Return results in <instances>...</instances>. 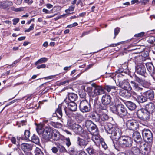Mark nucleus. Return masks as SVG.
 Instances as JSON below:
<instances>
[{"label": "nucleus", "mask_w": 155, "mask_h": 155, "mask_svg": "<svg viewBox=\"0 0 155 155\" xmlns=\"http://www.w3.org/2000/svg\"><path fill=\"white\" fill-rule=\"evenodd\" d=\"M111 110L114 113L122 117L127 114V111L124 106L121 103L115 104L110 107Z\"/></svg>", "instance_id": "f03ea898"}, {"label": "nucleus", "mask_w": 155, "mask_h": 155, "mask_svg": "<svg viewBox=\"0 0 155 155\" xmlns=\"http://www.w3.org/2000/svg\"><path fill=\"white\" fill-rule=\"evenodd\" d=\"M34 24H32L30 26L29 28L28 29L25 30V32H29L31 31L34 28Z\"/></svg>", "instance_id": "5fc2aeb1"}, {"label": "nucleus", "mask_w": 155, "mask_h": 155, "mask_svg": "<svg viewBox=\"0 0 155 155\" xmlns=\"http://www.w3.org/2000/svg\"><path fill=\"white\" fill-rule=\"evenodd\" d=\"M58 150L60 153H64L67 151L65 148L62 145L60 144H56Z\"/></svg>", "instance_id": "58836bf2"}, {"label": "nucleus", "mask_w": 155, "mask_h": 155, "mask_svg": "<svg viewBox=\"0 0 155 155\" xmlns=\"http://www.w3.org/2000/svg\"><path fill=\"white\" fill-rule=\"evenodd\" d=\"M107 112H102L100 114V123H101V125L102 124H103L104 123H102V121L105 122L107 121L108 120L109 117L107 114Z\"/></svg>", "instance_id": "aec40b11"}, {"label": "nucleus", "mask_w": 155, "mask_h": 155, "mask_svg": "<svg viewBox=\"0 0 155 155\" xmlns=\"http://www.w3.org/2000/svg\"><path fill=\"white\" fill-rule=\"evenodd\" d=\"M92 135L91 137L92 140L95 143H98L100 142L101 141V139L103 138L100 137V136L99 135V132H97V134H95V133L94 134H91Z\"/></svg>", "instance_id": "5701e85b"}, {"label": "nucleus", "mask_w": 155, "mask_h": 155, "mask_svg": "<svg viewBox=\"0 0 155 155\" xmlns=\"http://www.w3.org/2000/svg\"><path fill=\"white\" fill-rule=\"evenodd\" d=\"M44 129L41 126L39 125L37 127L36 130L38 134L40 135L43 134V132L44 131Z\"/></svg>", "instance_id": "ea45409f"}, {"label": "nucleus", "mask_w": 155, "mask_h": 155, "mask_svg": "<svg viewBox=\"0 0 155 155\" xmlns=\"http://www.w3.org/2000/svg\"><path fill=\"white\" fill-rule=\"evenodd\" d=\"M146 65L150 74L153 78V76L155 74V70L153 65L152 63L149 62L146 63Z\"/></svg>", "instance_id": "6ab92c4d"}, {"label": "nucleus", "mask_w": 155, "mask_h": 155, "mask_svg": "<svg viewBox=\"0 0 155 155\" xmlns=\"http://www.w3.org/2000/svg\"><path fill=\"white\" fill-rule=\"evenodd\" d=\"M145 94L147 98L150 100H153L154 97V92L152 90L146 91Z\"/></svg>", "instance_id": "c756f323"}, {"label": "nucleus", "mask_w": 155, "mask_h": 155, "mask_svg": "<svg viewBox=\"0 0 155 155\" xmlns=\"http://www.w3.org/2000/svg\"><path fill=\"white\" fill-rule=\"evenodd\" d=\"M131 150L134 154L135 155H140L141 154L140 151L139 149L136 147H132Z\"/></svg>", "instance_id": "f704fd0d"}, {"label": "nucleus", "mask_w": 155, "mask_h": 155, "mask_svg": "<svg viewBox=\"0 0 155 155\" xmlns=\"http://www.w3.org/2000/svg\"><path fill=\"white\" fill-rule=\"evenodd\" d=\"M85 126L88 131L91 134H97L98 131L97 126L91 120H87L85 122Z\"/></svg>", "instance_id": "0eeeda50"}, {"label": "nucleus", "mask_w": 155, "mask_h": 155, "mask_svg": "<svg viewBox=\"0 0 155 155\" xmlns=\"http://www.w3.org/2000/svg\"><path fill=\"white\" fill-rule=\"evenodd\" d=\"M90 117L93 120L100 123V119L99 114H95L93 113L91 115Z\"/></svg>", "instance_id": "7c9ffc66"}, {"label": "nucleus", "mask_w": 155, "mask_h": 155, "mask_svg": "<svg viewBox=\"0 0 155 155\" xmlns=\"http://www.w3.org/2000/svg\"><path fill=\"white\" fill-rule=\"evenodd\" d=\"M94 87V92L89 94L90 97H94L96 96L103 94L105 93L104 87L101 86H97L95 84L93 85Z\"/></svg>", "instance_id": "20e7f679"}, {"label": "nucleus", "mask_w": 155, "mask_h": 155, "mask_svg": "<svg viewBox=\"0 0 155 155\" xmlns=\"http://www.w3.org/2000/svg\"><path fill=\"white\" fill-rule=\"evenodd\" d=\"M123 43V42H119L117 43H116V44H112L110 45H109V46L111 47H115L117 46L118 45H120L121 44Z\"/></svg>", "instance_id": "338daca9"}, {"label": "nucleus", "mask_w": 155, "mask_h": 155, "mask_svg": "<svg viewBox=\"0 0 155 155\" xmlns=\"http://www.w3.org/2000/svg\"><path fill=\"white\" fill-rule=\"evenodd\" d=\"M74 8L75 6L74 5H72L71 6L69 7L68 9H66L65 10V12L69 14L70 13L69 12L73 11L74 9Z\"/></svg>", "instance_id": "8fccbe9b"}, {"label": "nucleus", "mask_w": 155, "mask_h": 155, "mask_svg": "<svg viewBox=\"0 0 155 155\" xmlns=\"http://www.w3.org/2000/svg\"><path fill=\"white\" fill-rule=\"evenodd\" d=\"M132 137L134 141L138 143L141 142L142 138L139 132L137 131L134 132L132 135Z\"/></svg>", "instance_id": "4be33fe9"}, {"label": "nucleus", "mask_w": 155, "mask_h": 155, "mask_svg": "<svg viewBox=\"0 0 155 155\" xmlns=\"http://www.w3.org/2000/svg\"><path fill=\"white\" fill-rule=\"evenodd\" d=\"M101 126H103L107 132L111 135L110 136L113 140L114 139L117 140L120 137L122 134L121 130L115 126L113 125L110 123L102 124Z\"/></svg>", "instance_id": "f257e3e1"}, {"label": "nucleus", "mask_w": 155, "mask_h": 155, "mask_svg": "<svg viewBox=\"0 0 155 155\" xmlns=\"http://www.w3.org/2000/svg\"><path fill=\"white\" fill-rule=\"evenodd\" d=\"M104 90L108 92H110L111 91H116L118 90L117 87L113 85H105L104 87Z\"/></svg>", "instance_id": "bb28decb"}, {"label": "nucleus", "mask_w": 155, "mask_h": 155, "mask_svg": "<svg viewBox=\"0 0 155 155\" xmlns=\"http://www.w3.org/2000/svg\"><path fill=\"white\" fill-rule=\"evenodd\" d=\"M51 139L54 141L59 140L61 139L62 136L59 132L56 130H52Z\"/></svg>", "instance_id": "f3484780"}, {"label": "nucleus", "mask_w": 155, "mask_h": 155, "mask_svg": "<svg viewBox=\"0 0 155 155\" xmlns=\"http://www.w3.org/2000/svg\"><path fill=\"white\" fill-rule=\"evenodd\" d=\"M135 71L139 75L146 77L147 75L144 65L142 63L139 64L135 67Z\"/></svg>", "instance_id": "1a4fd4ad"}, {"label": "nucleus", "mask_w": 155, "mask_h": 155, "mask_svg": "<svg viewBox=\"0 0 155 155\" xmlns=\"http://www.w3.org/2000/svg\"><path fill=\"white\" fill-rule=\"evenodd\" d=\"M120 28L118 27H117L114 29V39H115L116 36L117 35L118 33L120 31Z\"/></svg>", "instance_id": "864d4df0"}, {"label": "nucleus", "mask_w": 155, "mask_h": 155, "mask_svg": "<svg viewBox=\"0 0 155 155\" xmlns=\"http://www.w3.org/2000/svg\"><path fill=\"white\" fill-rule=\"evenodd\" d=\"M67 15H68L67 14H64L63 15H60L59 16H58L57 17L55 18H54V19L55 21H56L59 19L62 18L63 17H66V16Z\"/></svg>", "instance_id": "6e6d98bb"}, {"label": "nucleus", "mask_w": 155, "mask_h": 155, "mask_svg": "<svg viewBox=\"0 0 155 155\" xmlns=\"http://www.w3.org/2000/svg\"><path fill=\"white\" fill-rule=\"evenodd\" d=\"M150 151V149L149 147H145L142 151V154L143 155H148Z\"/></svg>", "instance_id": "37998d69"}, {"label": "nucleus", "mask_w": 155, "mask_h": 155, "mask_svg": "<svg viewBox=\"0 0 155 155\" xmlns=\"http://www.w3.org/2000/svg\"><path fill=\"white\" fill-rule=\"evenodd\" d=\"M51 150L52 152L54 153H56L58 152V148L57 147H54L52 148Z\"/></svg>", "instance_id": "052dcab7"}, {"label": "nucleus", "mask_w": 155, "mask_h": 155, "mask_svg": "<svg viewBox=\"0 0 155 155\" xmlns=\"http://www.w3.org/2000/svg\"><path fill=\"white\" fill-rule=\"evenodd\" d=\"M111 97L108 94L103 95L101 98L102 104L104 105H109L111 102Z\"/></svg>", "instance_id": "4468645a"}, {"label": "nucleus", "mask_w": 155, "mask_h": 155, "mask_svg": "<svg viewBox=\"0 0 155 155\" xmlns=\"http://www.w3.org/2000/svg\"><path fill=\"white\" fill-rule=\"evenodd\" d=\"M126 105L127 108L130 110H134L136 108L135 104L130 101H127L126 103Z\"/></svg>", "instance_id": "c85d7f7f"}, {"label": "nucleus", "mask_w": 155, "mask_h": 155, "mask_svg": "<svg viewBox=\"0 0 155 155\" xmlns=\"http://www.w3.org/2000/svg\"><path fill=\"white\" fill-rule=\"evenodd\" d=\"M80 110L83 113L89 112L91 110L90 104L87 100H82L79 106Z\"/></svg>", "instance_id": "423d86ee"}, {"label": "nucleus", "mask_w": 155, "mask_h": 155, "mask_svg": "<svg viewBox=\"0 0 155 155\" xmlns=\"http://www.w3.org/2000/svg\"><path fill=\"white\" fill-rule=\"evenodd\" d=\"M31 140V141L37 144H38L40 143V140L37 136L34 134L32 136Z\"/></svg>", "instance_id": "473e14b6"}, {"label": "nucleus", "mask_w": 155, "mask_h": 155, "mask_svg": "<svg viewBox=\"0 0 155 155\" xmlns=\"http://www.w3.org/2000/svg\"><path fill=\"white\" fill-rule=\"evenodd\" d=\"M137 101L139 102L143 103L146 101L147 98L143 95H139L137 96Z\"/></svg>", "instance_id": "e433bc0d"}, {"label": "nucleus", "mask_w": 155, "mask_h": 155, "mask_svg": "<svg viewBox=\"0 0 155 155\" xmlns=\"http://www.w3.org/2000/svg\"><path fill=\"white\" fill-rule=\"evenodd\" d=\"M62 105H59L58 108L56 109L55 112L53 114L52 117H57L59 119L61 118L63 115V113L62 110Z\"/></svg>", "instance_id": "2eb2a0df"}, {"label": "nucleus", "mask_w": 155, "mask_h": 155, "mask_svg": "<svg viewBox=\"0 0 155 155\" xmlns=\"http://www.w3.org/2000/svg\"><path fill=\"white\" fill-rule=\"evenodd\" d=\"M128 90H122L120 92V95L123 97L126 98H130L131 96V94Z\"/></svg>", "instance_id": "393cba45"}, {"label": "nucleus", "mask_w": 155, "mask_h": 155, "mask_svg": "<svg viewBox=\"0 0 155 155\" xmlns=\"http://www.w3.org/2000/svg\"><path fill=\"white\" fill-rule=\"evenodd\" d=\"M30 132L28 130H25L24 133V136L21 137L22 140L28 141L30 140L29 137L30 135Z\"/></svg>", "instance_id": "2f4dec72"}, {"label": "nucleus", "mask_w": 155, "mask_h": 155, "mask_svg": "<svg viewBox=\"0 0 155 155\" xmlns=\"http://www.w3.org/2000/svg\"><path fill=\"white\" fill-rule=\"evenodd\" d=\"M52 10L53 9H52L50 11H49L46 9L43 8L42 10V11L46 14H51L52 13Z\"/></svg>", "instance_id": "13d9d810"}, {"label": "nucleus", "mask_w": 155, "mask_h": 155, "mask_svg": "<svg viewBox=\"0 0 155 155\" xmlns=\"http://www.w3.org/2000/svg\"><path fill=\"white\" fill-rule=\"evenodd\" d=\"M46 65L45 64H42L41 65H38L37 68L38 69H39L40 68H44L46 67Z\"/></svg>", "instance_id": "774afa93"}, {"label": "nucleus", "mask_w": 155, "mask_h": 155, "mask_svg": "<svg viewBox=\"0 0 155 155\" xmlns=\"http://www.w3.org/2000/svg\"><path fill=\"white\" fill-rule=\"evenodd\" d=\"M125 155H134L133 152L132 150H127L124 152Z\"/></svg>", "instance_id": "e2e57ef3"}, {"label": "nucleus", "mask_w": 155, "mask_h": 155, "mask_svg": "<svg viewBox=\"0 0 155 155\" xmlns=\"http://www.w3.org/2000/svg\"><path fill=\"white\" fill-rule=\"evenodd\" d=\"M33 145L32 144L23 143L21 145V147L24 151L31 150L32 148Z\"/></svg>", "instance_id": "b1692460"}, {"label": "nucleus", "mask_w": 155, "mask_h": 155, "mask_svg": "<svg viewBox=\"0 0 155 155\" xmlns=\"http://www.w3.org/2000/svg\"><path fill=\"white\" fill-rule=\"evenodd\" d=\"M67 101L69 100L71 102H74L78 99V96L77 94L73 93H70L68 94Z\"/></svg>", "instance_id": "a878e982"}, {"label": "nucleus", "mask_w": 155, "mask_h": 155, "mask_svg": "<svg viewBox=\"0 0 155 155\" xmlns=\"http://www.w3.org/2000/svg\"><path fill=\"white\" fill-rule=\"evenodd\" d=\"M130 83L133 88L136 91H142V89L140 87V85L138 83L134 81H131Z\"/></svg>", "instance_id": "cd10ccee"}, {"label": "nucleus", "mask_w": 155, "mask_h": 155, "mask_svg": "<svg viewBox=\"0 0 155 155\" xmlns=\"http://www.w3.org/2000/svg\"><path fill=\"white\" fill-rule=\"evenodd\" d=\"M73 117H75L77 120H81L83 119V116L80 114L78 113L74 114Z\"/></svg>", "instance_id": "a19ab883"}, {"label": "nucleus", "mask_w": 155, "mask_h": 155, "mask_svg": "<svg viewBox=\"0 0 155 155\" xmlns=\"http://www.w3.org/2000/svg\"><path fill=\"white\" fill-rule=\"evenodd\" d=\"M65 102L68 105V108L64 107V110L66 115L68 116L69 115V113L68 111V109L71 111H75L77 109L76 104L74 102H69L68 101H67V97L64 100Z\"/></svg>", "instance_id": "39448f33"}, {"label": "nucleus", "mask_w": 155, "mask_h": 155, "mask_svg": "<svg viewBox=\"0 0 155 155\" xmlns=\"http://www.w3.org/2000/svg\"><path fill=\"white\" fill-rule=\"evenodd\" d=\"M76 123H74L71 120H68L67 122V125L68 126L70 127L72 129L73 127V126L74 125V124H75Z\"/></svg>", "instance_id": "3c124183"}, {"label": "nucleus", "mask_w": 155, "mask_h": 155, "mask_svg": "<svg viewBox=\"0 0 155 155\" xmlns=\"http://www.w3.org/2000/svg\"><path fill=\"white\" fill-rule=\"evenodd\" d=\"M145 108V109L147 112L149 113V114L155 112V105L152 102H150L147 104Z\"/></svg>", "instance_id": "ddd939ff"}, {"label": "nucleus", "mask_w": 155, "mask_h": 155, "mask_svg": "<svg viewBox=\"0 0 155 155\" xmlns=\"http://www.w3.org/2000/svg\"><path fill=\"white\" fill-rule=\"evenodd\" d=\"M86 151L89 155H96V150L92 147H88L86 149Z\"/></svg>", "instance_id": "72a5a7b5"}, {"label": "nucleus", "mask_w": 155, "mask_h": 155, "mask_svg": "<svg viewBox=\"0 0 155 155\" xmlns=\"http://www.w3.org/2000/svg\"><path fill=\"white\" fill-rule=\"evenodd\" d=\"M86 93L85 91H82L79 94V96L81 98L84 99V100H87L86 99Z\"/></svg>", "instance_id": "49530a36"}, {"label": "nucleus", "mask_w": 155, "mask_h": 155, "mask_svg": "<svg viewBox=\"0 0 155 155\" xmlns=\"http://www.w3.org/2000/svg\"><path fill=\"white\" fill-rule=\"evenodd\" d=\"M52 130L51 128L50 127H45L42 135L43 139L47 141L50 140L51 139Z\"/></svg>", "instance_id": "9b49d317"}, {"label": "nucleus", "mask_w": 155, "mask_h": 155, "mask_svg": "<svg viewBox=\"0 0 155 155\" xmlns=\"http://www.w3.org/2000/svg\"><path fill=\"white\" fill-rule=\"evenodd\" d=\"M123 71L124 69L122 67L119 68L116 71V72L117 73L119 74L118 75V76L120 77H121L122 76H123V75L121 74V73L123 72Z\"/></svg>", "instance_id": "09e8293b"}, {"label": "nucleus", "mask_w": 155, "mask_h": 155, "mask_svg": "<svg viewBox=\"0 0 155 155\" xmlns=\"http://www.w3.org/2000/svg\"><path fill=\"white\" fill-rule=\"evenodd\" d=\"M74 125L72 129L74 132L77 134H81L83 132V129L81 126L76 123Z\"/></svg>", "instance_id": "a211bd4d"}, {"label": "nucleus", "mask_w": 155, "mask_h": 155, "mask_svg": "<svg viewBox=\"0 0 155 155\" xmlns=\"http://www.w3.org/2000/svg\"><path fill=\"white\" fill-rule=\"evenodd\" d=\"M66 145L68 147H69L71 144L70 139L69 138H66Z\"/></svg>", "instance_id": "680f3d73"}, {"label": "nucleus", "mask_w": 155, "mask_h": 155, "mask_svg": "<svg viewBox=\"0 0 155 155\" xmlns=\"http://www.w3.org/2000/svg\"><path fill=\"white\" fill-rule=\"evenodd\" d=\"M19 19L18 18H15L12 20L13 21V24L14 25H15L18 23L19 22Z\"/></svg>", "instance_id": "bf43d9fd"}, {"label": "nucleus", "mask_w": 155, "mask_h": 155, "mask_svg": "<svg viewBox=\"0 0 155 155\" xmlns=\"http://www.w3.org/2000/svg\"><path fill=\"white\" fill-rule=\"evenodd\" d=\"M145 33L143 32H142L137 34L135 35L134 36L136 37H142L144 36Z\"/></svg>", "instance_id": "4d7b16f0"}, {"label": "nucleus", "mask_w": 155, "mask_h": 155, "mask_svg": "<svg viewBox=\"0 0 155 155\" xmlns=\"http://www.w3.org/2000/svg\"><path fill=\"white\" fill-rule=\"evenodd\" d=\"M35 155H44L42 151L38 147H36L35 150Z\"/></svg>", "instance_id": "c03bdc74"}, {"label": "nucleus", "mask_w": 155, "mask_h": 155, "mask_svg": "<svg viewBox=\"0 0 155 155\" xmlns=\"http://www.w3.org/2000/svg\"><path fill=\"white\" fill-rule=\"evenodd\" d=\"M142 134L145 141L149 143H151L153 139L152 134L149 130L144 129L142 130Z\"/></svg>", "instance_id": "6e6552de"}, {"label": "nucleus", "mask_w": 155, "mask_h": 155, "mask_svg": "<svg viewBox=\"0 0 155 155\" xmlns=\"http://www.w3.org/2000/svg\"><path fill=\"white\" fill-rule=\"evenodd\" d=\"M101 141H100V143H101L102 147L105 150L107 148V144L105 143L104 141V139H101Z\"/></svg>", "instance_id": "603ef678"}, {"label": "nucleus", "mask_w": 155, "mask_h": 155, "mask_svg": "<svg viewBox=\"0 0 155 155\" xmlns=\"http://www.w3.org/2000/svg\"><path fill=\"white\" fill-rule=\"evenodd\" d=\"M108 105H104L102 104L101 105L100 107V109L102 110L105 111L104 112H108V110H107L108 108Z\"/></svg>", "instance_id": "de8ad7c7"}, {"label": "nucleus", "mask_w": 155, "mask_h": 155, "mask_svg": "<svg viewBox=\"0 0 155 155\" xmlns=\"http://www.w3.org/2000/svg\"><path fill=\"white\" fill-rule=\"evenodd\" d=\"M80 134L81 135V136L82 137H84L85 139H87L90 138L89 135H91V134H89L87 131H84V130L82 134Z\"/></svg>", "instance_id": "a18cd8bd"}, {"label": "nucleus", "mask_w": 155, "mask_h": 155, "mask_svg": "<svg viewBox=\"0 0 155 155\" xmlns=\"http://www.w3.org/2000/svg\"><path fill=\"white\" fill-rule=\"evenodd\" d=\"M137 114L138 117L141 119L145 120L149 118V113L144 109L138 110Z\"/></svg>", "instance_id": "f8f14e48"}, {"label": "nucleus", "mask_w": 155, "mask_h": 155, "mask_svg": "<svg viewBox=\"0 0 155 155\" xmlns=\"http://www.w3.org/2000/svg\"><path fill=\"white\" fill-rule=\"evenodd\" d=\"M48 61V58L44 57L38 60L35 64L36 65L38 64H41L43 63H44L47 62Z\"/></svg>", "instance_id": "c9c22d12"}, {"label": "nucleus", "mask_w": 155, "mask_h": 155, "mask_svg": "<svg viewBox=\"0 0 155 155\" xmlns=\"http://www.w3.org/2000/svg\"><path fill=\"white\" fill-rule=\"evenodd\" d=\"M119 84L123 90H130L132 89V87L129 82L127 81L124 80L122 81H119Z\"/></svg>", "instance_id": "dca6fc26"}, {"label": "nucleus", "mask_w": 155, "mask_h": 155, "mask_svg": "<svg viewBox=\"0 0 155 155\" xmlns=\"http://www.w3.org/2000/svg\"><path fill=\"white\" fill-rule=\"evenodd\" d=\"M133 77L134 79V81L135 82H137L139 84H141L143 83L144 81L143 79L139 78L138 76L134 74L133 75Z\"/></svg>", "instance_id": "4c0bfd02"}, {"label": "nucleus", "mask_w": 155, "mask_h": 155, "mask_svg": "<svg viewBox=\"0 0 155 155\" xmlns=\"http://www.w3.org/2000/svg\"><path fill=\"white\" fill-rule=\"evenodd\" d=\"M126 124L128 129L131 130H135L138 128L139 126L138 122L134 119L128 120Z\"/></svg>", "instance_id": "9d476101"}, {"label": "nucleus", "mask_w": 155, "mask_h": 155, "mask_svg": "<svg viewBox=\"0 0 155 155\" xmlns=\"http://www.w3.org/2000/svg\"><path fill=\"white\" fill-rule=\"evenodd\" d=\"M80 4L81 7H83L85 5V4L83 3L81 0H78L77 3L76 5L78 6Z\"/></svg>", "instance_id": "0e129e2a"}, {"label": "nucleus", "mask_w": 155, "mask_h": 155, "mask_svg": "<svg viewBox=\"0 0 155 155\" xmlns=\"http://www.w3.org/2000/svg\"><path fill=\"white\" fill-rule=\"evenodd\" d=\"M51 124L55 128H61L62 127V124L61 123L58 122H51Z\"/></svg>", "instance_id": "79ce46f5"}, {"label": "nucleus", "mask_w": 155, "mask_h": 155, "mask_svg": "<svg viewBox=\"0 0 155 155\" xmlns=\"http://www.w3.org/2000/svg\"><path fill=\"white\" fill-rule=\"evenodd\" d=\"M77 143L79 147L83 148L87 145L88 143L85 140L78 137L77 139Z\"/></svg>", "instance_id": "412c9836"}, {"label": "nucleus", "mask_w": 155, "mask_h": 155, "mask_svg": "<svg viewBox=\"0 0 155 155\" xmlns=\"http://www.w3.org/2000/svg\"><path fill=\"white\" fill-rule=\"evenodd\" d=\"M10 140L11 142L14 144H16V138L14 137H12L11 138Z\"/></svg>", "instance_id": "69168bd1"}, {"label": "nucleus", "mask_w": 155, "mask_h": 155, "mask_svg": "<svg viewBox=\"0 0 155 155\" xmlns=\"http://www.w3.org/2000/svg\"><path fill=\"white\" fill-rule=\"evenodd\" d=\"M118 140L120 145L122 147H130L132 146V140L129 136H120Z\"/></svg>", "instance_id": "7ed1b4c3"}]
</instances>
